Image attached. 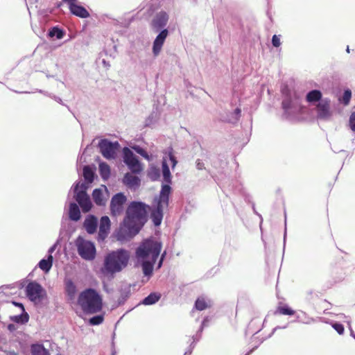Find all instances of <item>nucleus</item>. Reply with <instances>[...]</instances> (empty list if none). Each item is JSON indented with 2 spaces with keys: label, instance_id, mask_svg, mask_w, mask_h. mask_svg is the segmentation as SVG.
Returning <instances> with one entry per match:
<instances>
[{
  "label": "nucleus",
  "instance_id": "f704fd0d",
  "mask_svg": "<svg viewBox=\"0 0 355 355\" xmlns=\"http://www.w3.org/2000/svg\"><path fill=\"white\" fill-rule=\"evenodd\" d=\"M83 175L88 183H91L94 180V172L89 166H85L83 168Z\"/></svg>",
  "mask_w": 355,
  "mask_h": 355
},
{
  "label": "nucleus",
  "instance_id": "8fccbe9b",
  "mask_svg": "<svg viewBox=\"0 0 355 355\" xmlns=\"http://www.w3.org/2000/svg\"><path fill=\"white\" fill-rule=\"evenodd\" d=\"M347 51L348 53L349 52V47H347Z\"/></svg>",
  "mask_w": 355,
  "mask_h": 355
},
{
  "label": "nucleus",
  "instance_id": "7c9ffc66",
  "mask_svg": "<svg viewBox=\"0 0 355 355\" xmlns=\"http://www.w3.org/2000/svg\"><path fill=\"white\" fill-rule=\"evenodd\" d=\"M161 295L158 293H150L148 297L144 299L143 304L145 305H151L157 302L160 299Z\"/></svg>",
  "mask_w": 355,
  "mask_h": 355
},
{
  "label": "nucleus",
  "instance_id": "1a4fd4ad",
  "mask_svg": "<svg viewBox=\"0 0 355 355\" xmlns=\"http://www.w3.org/2000/svg\"><path fill=\"white\" fill-rule=\"evenodd\" d=\"M74 195L76 201L79 203L82 209L85 212H87L92 208V202L86 194V187L84 183L78 182L74 187Z\"/></svg>",
  "mask_w": 355,
  "mask_h": 355
},
{
  "label": "nucleus",
  "instance_id": "a18cd8bd",
  "mask_svg": "<svg viewBox=\"0 0 355 355\" xmlns=\"http://www.w3.org/2000/svg\"><path fill=\"white\" fill-rule=\"evenodd\" d=\"M196 167L198 170H202L205 168L204 164L200 161H198L196 162Z\"/></svg>",
  "mask_w": 355,
  "mask_h": 355
},
{
  "label": "nucleus",
  "instance_id": "72a5a7b5",
  "mask_svg": "<svg viewBox=\"0 0 355 355\" xmlns=\"http://www.w3.org/2000/svg\"><path fill=\"white\" fill-rule=\"evenodd\" d=\"M275 313H279L282 315H292L295 313V311L293 309H291L290 307H288L287 305H279L277 307Z\"/></svg>",
  "mask_w": 355,
  "mask_h": 355
},
{
  "label": "nucleus",
  "instance_id": "49530a36",
  "mask_svg": "<svg viewBox=\"0 0 355 355\" xmlns=\"http://www.w3.org/2000/svg\"><path fill=\"white\" fill-rule=\"evenodd\" d=\"M240 113H241V110L239 108H236L235 110L236 119H237V117L239 116Z\"/></svg>",
  "mask_w": 355,
  "mask_h": 355
},
{
  "label": "nucleus",
  "instance_id": "79ce46f5",
  "mask_svg": "<svg viewBox=\"0 0 355 355\" xmlns=\"http://www.w3.org/2000/svg\"><path fill=\"white\" fill-rule=\"evenodd\" d=\"M168 157H169V159L171 160V164H172V168H175L177 163H178V161L176 160V158L173 155V152H172V150L171 149L168 152Z\"/></svg>",
  "mask_w": 355,
  "mask_h": 355
},
{
  "label": "nucleus",
  "instance_id": "473e14b6",
  "mask_svg": "<svg viewBox=\"0 0 355 355\" xmlns=\"http://www.w3.org/2000/svg\"><path fill=\"white\" fill-rule=\"evenodd\" d=\"M132 149L148 162H150L154 159L153 155H148L146 150H144L142 148H141L139 146H132Z\"/></svg>",
  "mask_w": 355,
  "mask_h": 355
},
{
  "label": "nucleus",
  "instance_id": "a19ab883",
  "mask_svg": "<svg viewBox=\"0 0 355 355\" xmlns=\"http://www.w3.org/2000/svg\"><path fill=\"white\" fill-rule=\"evenodd\" d=\"M272 43L274 46L279 47L281 45L279 36L274 35L272 38Z\"/></svg>",
  "mask_w": 355,
  "mask_h": 355
},
{
  "label": "nucleus",
  "instance_id": "39448f33",
  "mask_svg": "<svg viewBox=\"0 0 355 355\" xmlns=\"http://www.w3.org/2000/svg\"><path fill=\"white\" fill-rule=\"evenodd\" d=\"M170 192V186L163 185L159 197L154 199L152 205L151 218L156 226L161 224L164 211L166 210L168 207Z\"/></svg>",
  "mask_w": 355,
  "mask_h": 355
},
{
  "label": "nucleus",
  "instance_id": "dca6fc26",
  "mask_svg": "<svg viewBox=\"0 0 355 355\" xmlns=\"http://www.w3.org/2000/svg\"><path fill=\"white\" fill-rule=\"evenodd\" d=\"M69 4L70 11L75 15L86 18L89 17V12L83 6L77 4V0H64Z\"/></svg>",
  "mask_w": 355,
  "mask_h": 355
},
{
  "label": "nucleus",
  "instance_id": "c03bdc74",
  "mask_svg": "<svg viewBox=\"0 0 355 355\" xmlns=\"http://www.w3.org/2000/svg\"><path fill=\"white\" fill-rule=\"evenodd\" d=\"M166 252L165 251L161 254V257H160L159 261L157 265V268H160L162 267V263L166 257Z\"/></svg>",
  "mask_w": 355,
  "mask_h": 355
},
{
  "label": "nucleus",
  "instance_id": "6ab92c4d",
  "mask_svg": "<svg viewBox=\"0 0 355 355\" xmlns=\"http://www.w3.org/2000/svg\"><path fill=\"white\" fill-rule=\"evenodd\" d=\"M168 19V15L164 12L158 13L153 21V28L157 31L165 26Z\"/></svg>",
  "mask_w": 355,
  "mask_h": 355
},
{
  "label": "nucleus",
  "instance_id": "de8ad7c7",
  "mask_svg": "<svg viewBox=\"0 0 355 355\" xmlns=\"http://www.w3.org/2000/svg\"><path fill=\"white\" fill-rule=\"evenodd\" d=\"M54 250H55V246L51 247V248L49 250V254H51Z\"/></svg>",
  "mask_w": 355,
  "mask_h": 355
},
{
  "label": "nucleus",
  "instance_id": "20e7f679",
  "mask_svg": "<svg viewBox=\"0 0 355 355\" xmlns=\"http://www.w3.org/2000/svg\"><path fill=\"white\" fill-rule=\"evenodd\" d=\"M78 305L85 313H95L102 308V299L93 289H87L79 294Z\"/></svg>",
  "mask_w": 355,
  "mask_h": 355
},
{
  "label": "nucleus",
  "instance_id": "bb28decb",
  "mask_svg": "<svg viewBox=\"0 0 355 355\" xmlns=\"http://www.w3.org/2000/svg\"><path fill=\"white\" fill-rule=\"evenodd\" d=\"M69 217L73 220H78L80 217V212L78 205L71 203L69 206Z\"/></svg>",
  "mask_w": 355,
  "mask_h": 355
},
{
  "label": "nucleus",
  "instance_id": "423d86ee",
  "mask_svg": "<svg viewBox=\"0 0 355 355\" xmlns=\"http://www.w3.org/2000/svg\"><path fill=\"white\" fill-rule=\"evenodd\" d=\"M286 98L282 101L284 114L289 118H295L305 112L306 107L300 102L298 94L295 91L288 90Z\"/></svg>",
  "mask_w": 355,
  "mask_h": 355
},
{
  "label": "nucleus",
  "instance_id": "f257e3e1",
  "mask_svg": "<svg viewBox=\"0 0 355 355\" xmlns=\"http://www.w3.org/2000/svg\"><path fill=\"white\" fill-rule=\"evenodd\" d=\"M148 206L141 202H132L128 206L126 216L114 232L118 241L128 240L137 234L146 221Z\"/></svg>",
  "mask_w": 355,
  "mask_h": 355
},
{
  "label": "nucleus",
  "instance_id": "4468645a",
  "mask_svg": "<svg viewBox=\"0 0 355 355\" xmlns=\"http://www.w3.org/2000/svg\"><path fill=\"white\" fill-rule=\"evenodd\" d=\"M168 30H162L156 37L153 43L152 52L154 57H157L162 51L164 42L168 36Z\"/></svg>",
  "mask_w": 355,
  "mask_h": 355
},
{
  "label": "nucleus",
  "instance_id": "4c0bfd02",
  "mask_svg": "<svg viewBox=\"0 0 355 355\" xmlns=\"http://www.w3.org/2000/svg\"><path fill=\"white\" fill-rule=\"evenodd\" d=\"M103 315H96L89 320V323L92 325H98L103 322Z\"/></svg>",
  "mask_w": 355,
  "mask_h": 355
},
{
  "label": "nucleus",
  "instance_id": "0eeeda50",
  "mask_svg": "<svg viewBox=\"0 0 355 355\" xmlns=\"http://www.w3.org/2000/svg\"><path fill=\"white\" fill-rule=\"evenodd\" d=\"M80 257L86 261H92L96 257V250L93 242L79 236L75 242Z\"/></svg>",
  "mask_w": 355,
  "mask_h": 355
},
{
  "label": "nucleus",
  "instance_id": "9d476101",
  "mask_svg": "<svg viewBox=\"0 0 355 355\" xmlns=\"http://www.w3.org/2000/svg\"><path fill=\"white\" fill-rule=\"evenodd\" d=\"M123 154L124 163L132 173H139L143 171L142 164L130 149L124 148L123 149Z\"/></svg>",
  "mask_w": 355,
  "mask_h": 355
},
{
  "label": "nucleus",
  "instance_id": "a878e982",
  "mask_svg": "<svg viewBox=\"0 0 355 355\" xmlns=\"http://www.w3.org/2000/svg\"><path fill=\"white\" fill-rule=\"evenodd\" d=\"M147 175L150 180H157L160 176L159 168L153 164H150Z\"/></svg>",
  "mask_w": 355,
  "mask_h": 355
},
{
  "label": "nucleus",
  "instance_id": "58836bf2",
  "mask_svg": "<svg viewBox=\"0 0 355 355\" xmlns=\"http://www.w3.org/2000/svg\"><path fill=\"white\" fill-rule=\"evenodd\" d=\"M156 121H157L156 115H151L146 119V125L152 126L155 123Z\"/></svg>",
  "mask_w": 355,
  "mask_h": 355
},
{
  "label": "nucleus",
  "instance_id": "cd10ccee",
  "mask_svg": "<svg viewBox=\"0 0 355 355\" xmlns=\"http://www.w3.org/2000/svg\"><path fill=\"white\" fill-rule=\"evenodd\" d=\"M99 172L103 180H107L110 175V168L108 164L105 162L99 164Z\"/></svg>",
  "mask_w": 355,
  "mask_h": 355
},
{
  "label": "nucleus",
  "instance_id": "37998d69",
  "mask_svg": "<svg viewBox=\"0 0 355 355\" xmlns=\"http://www.w3.org/2000/svg\"><path fill=\"white\" fill-rule=\"evenodd\" d=\"M349 127L352 131H355V112L352 113L349 117Z\"/></svg>",
  "mask_w": 355,
  "mask_h": 355
},
{
  "label": "nucleus",
  "instance_id": "ddd939ff",
  "mask_svg": "<svg viewBox=\"0 0 355 355\" xmlns=\"http://www.w3.org/2000/svg\"><path fill=\"white\" fill-rule=\"evenodd\" d=\"M125 201L126 197L121 193L113 196L110 203L111 213L113 216H118L121 214Z\"/></svg>",
  "mask_w": 355,
  "mask_h": 355
},
{
  "label": "nucleus",
  "instance_id": "ea45409f",
  "mask_svg": "<svg viewBox=\"0 0 355 355\" xmlns=\"http://www.w3.org/2000/svg\"><path fill=\"white\" fill-rule=\"evenodd\" d=\"M333 328L339 334H343L344 332V327L342 324L338 323H334L332 324Z\"/></svg>",
  "mask_w": 355,
  "mask_h": 355
},
{
  "label": "nucleus",
  "instance_id": "6e6552de",
  "mask_svg": "<svg viewBox=\"0 0 355 355\" xmlns=\"http://www.w3.org/2000/svg\"><path fill=\"white\" fill-rule=\"evenodd\" d=\"M25 291L26 297L35 304H39L47 299L46 290L36 282H29Z\"/></svg>",
  "mask_w": 355,
  "mask_h": 355
},
{
  "label": "nucleus",
  "instance_id": "4be33fe9",
  "mask_svg": "<svg viewBox=\"0 0 355 355\" xmlns=\"http://www.w3.org/2000/svg\"><path fill=\"white\" fill-rule=\"evenodd\" d=\"M53 256L49 254L46 259H42L38 263L39 268L45 273H48L53 265Z\"/></svg>",
  "mask_w": 355,
  "mask_h": 355
},
{
  "label": "nucleus",
  "instance_id": "5701e85b",
  "mask_svg": "<svg viewBox=\"0 0 355 355\" xmlns=\"http://www.w3.org/2000/svg\"><path fill=\"white\" fill-rule=\"evenodd\" d=\"M211 305V301L205 297H198L195 303V307L198 311H203Z\"/></svg>",
  "mask_w": 355,
  "mask_h": 355
},
{
  "label": "nucleus",
  "instance_id": "09e8293b",
  "mask_svg": "<svg viewBox=\"0 0 355 355\" xmlns=\"http://www.w3.org/2000/svg\"><path fill=\"white\" fill-rule=\"evenodd\" d=\"M349 326H350L349 324ZM349 328L351 331V336L355 338V334H354V331H352V329H351V327H349Z\"/></svg>",
  "mask_w": 355,
  "mask_h": 355
},
{
  "label": "nucleus",
  "instance_id": "c9c22d12",
  "mask_svg": "<svg viewBox=\"0 0 355 355\" xmlns=\"http://www.w3.org/2000/svg\"><path fill=\"white\" fill-rule=\"evenodd\" d=\"M49 35L51 37H56L57 39L60 40L64 36V32L58 28L54 27L49 31Z\"/></svg>",
  "mask_w": 355,
  "mask_h": 355
},
{
  "label": "nucleus",
  "instance_id": "2f4dec72",
  "mask_svg": "<svg viewBox=\"0 0 355 355\" xmlns=\"http://www.w3.org/2000/svg\"><path fill=\"white\" fill-rule=\"evenodd\" d=\"M132 149L148 162H150L154 159L153 155H148L146 150H144L142 148H141L139 146H132Z\"/></svg>",
  "mask_w": 355,
  "mask_h": 355
},
{
  "label": "nucleus",
  "instance_id": "c85d7f7f",
  "mask_svg": "<svg viewBox=\"0 0 355 355\" xmlns=\"http://www.w3.org/2000/svg\"><path fill=\"white\" fill-rule=\"evenodd\" d=\"M31 355H49V353L42 345H33L31 347Z\"/></svg>",
  "mask_w": 355,
  "mask_h": 355
},
{
  "label": "nucleus",
  "instance_id": "f8f14e48",
  "mask_svg": "<svg viewBox=\"0 0 355 355\" xmlns=\"http://www.w3.org/2000/svg\"><path fill=\"white\" fill-rule=\"evenodd\" d=\"M316 105L318 117L321 119L327 120L332 116L330 107V101L328 98L321 100Z\"/></svg>",
  "mask_w": 355,
  "mask_h": 355
},
{
  "label": "nucleus",
  "instance_id": "f03ea898",
  "mask_svg": "<svg viewBox=\"0 0 355 355\" xmlns=\"http://www.w3.org/2000/svg\"><path fill=\"white\" fill-rule=\"evenodd\" d=\"M162 243L154 239L144 240L136 249L135 265L141 266L146 276L153 273L154 264L160 254Z\"/></svg>",
  "mask_w": 355,
  "mask_h": 355
},
{
  "label": "nucleus",
  "instance_id": "a211bd4d",
  "mask_svg": "<svg viewBox=\"0 0 355 355\" xmlns=\"http://www.w3.org/2000/svg\"><path fill=\"white\" fill-rule=\"evenodd\" d=\"M123 182L129 188L136 189L139 187L141 180L137 176L127 173L123 177Z\"/></svg>",
  "mask_w": 355,
  "mask_h": 355
},
{
  "label": "nucleus",
  "instance_id": "aec40b11",
  "mask_svg": "<svg viewBox=\"0 0 355 355\" xmlns=\"http://www.w3.org/2000/svg\"><path fill=\"white\" fill-rule=\"evenodd\" d=\"M322 94L320 91L318 89L311 90L308 92L306 95V101L310 104H315L316 103H319L322 98Z\"/></svg>",
  "mask_w": 355,
  "mask_h": 355
},
{
  "label": "nucleus",
  "instance_id": "412c9836",
  "mask_svg": "<svg viewBox=\"0 0 355 355\" xmlns=\"http://www.w3.org/2000/svg\"><path fill=\"white\" fill-rule=\"evenodd\" d=\"M97 223V218L94 216H89L85 219L84 226L89 234H93L96 232Z\"/></svg>",
  "mask_w": 355,
  "mask_h": 355
},
{
  "label": "nucleus",
  "instance_id": "2eb2a0df",
  "mask_svg": "<svg viewBox=\"0 0 355 355\" xmlns=\"http://www.w3.org/2000/svg\"><path fill=\"white\" fill-rule=\"evenodd\" d=\"M111 227V221L108 216L101 217L99 223V231L98 234V240L103 241L107 237Z\"/></svg>",
  "mask_w": 355,
  "mask_h": 355
},
{
  "label": "nucleus",
  "instance_id": "7ed1b4c3",
  "mask_svg": "<svg viewBox=\"0 0 355 355\" xmlns=\"http://www.w3.org/2000/svg\"><path fill=\"white\" fill-rule=\"evenodd\" d=\"M130 257V252L123 249L110 252L105 257L102 272L105 275L113 277L128 266Z\"/></svg>",
  "mask_w": 355,
  "mask_h": 355
},
{
  "label": "nucleus",
  "instance_id": "f3484780",
  "mask_svg": "<svg viewBox=\"0 0 355 355\" xmlns=\"http://www.w3.org/2000/svg\"><path fill=\"white\" fill-rule=\"evenodd\" d=\"M109 193L107 187L102 185L101 188L93 191V198L97 205H104L108 198Z\"/></svg>",
  "mask_w": 355,
  "mask_h": 355
},
{
  "label": "nucleus",
  "instance_id": "c756f323",
  "mask_svg": "<svg viewBox=\"0 0 355 355\" xmlns=\"http://www.w3.org/2000/svg\"><path fill=\"white\" fill-rule=\"evenodd\" d=\"M162 174L164 181L167 183H170L171 182V175L165 159H164L162 162Z\"/></svg>",
  "mask_w": 355,
  "mask_h": 355
},
{
  "label": "nucleus",
  "instance_id": "e433bc0d",
  "mask_svg": "<svg viewBox=\"0 0 355 355\" xmlns=\"http://www.w3.org/2000/svg\"><path fill=\"white\" fill-rule=\"evenodd\" d=\"M351 97H352L351 91L349 89H347L345 91L343 96L342 98L340 99V101H342L344 105H347L349 104Z\"/></svg>",
  "mask_w": 355,
  "mask_h": 355
},
{
  "label": "nucleus",
  "instance_id": "9b49d317",
  "mask_svg": "<svg viewBox=\"0 0 355 355\" xmlns=\"http://www.w3.org/2000/svg\"><path fill=\"white\" fill-rule=\"evenodd\" d=\"M98 146L103 156L107 159L115 158L119 146L118 142H111L107 139L101 140Z\"/></svg>",
  "mask_w": 355,
  "mask_h": 355
},
{
  "label": "nucleus",
  "instance_id": "393cba45",
  "mask_svg": "<svg viewBox=\"0 0 355 355\" xmlns=\"http://www.w3.org/2000/svg\"><path fill=\"white\" fill-rule=\"evenodd\" d=\"M65 291L71 299L74 298L76 293V287L71 279H66L64 280Z\"/></svg>",
  "mask_w": 355,
  "mask_h": 355
},
{
  "label": "nucleus",
  "instance_id": "b1692460",
  "mask_svg": "<svg viewBox=\"0 0 355 355\" xmlns=\"http://www.w3.org/2000/svg\"><path fill=\"white\" fill-rule=\"evenodd\" d=\"M16 306H19L21 310V313L17 315H14L11 318L14 322L17 323H25L28 320V315L25 313L24 308L21 304L14 303Z\"/></svg>",
  "mask_w": 355,
  "mask_h": 355
}]
</instances>
